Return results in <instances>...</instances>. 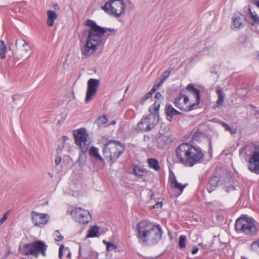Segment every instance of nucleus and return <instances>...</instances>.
<instances>
[{
	"label": "nucleus",
	"instance_id": "obj_1",
	"mask_svg": "<svg viewBox=\"0 0 259 259\" xmlns=\"http://www.w3.org/2000/svg\"><path fill=\"white\" fill-rule=\"evenodd\" d=\"M86 25L90 27L85 44L81 49L82 59H86L94 54L100 47H103L105 40L103 38L105 32L104 28L97 24L95 21L88 19Z\"/></svg>",
	"mask_w": 259,
	"mask_h": 259
},
{
	"label": "nucleus",
	"instance_id": "obj_2",
	"mask_svg": "<svg viewBox=\"0 0 259 259\" xmlns=\"http://www.w3.org/2000/svg\"><path fill=\"white\" fill-rule=\"evenodd\" d=\"M179 162L187 167H192L204 158V154L199 146L183 143L176 150Z\"/></svg>",
	"mask_w": 259,
	"mask_h": 259
},
{
	"label": "nucleus",
	"instance_id": "obj_3",
	"mask_svg": "<svg viewBox=\"0 0 259 259\" xmlns=\"http://www.w3.org/2000/svg\"><path fill=\"white\" fill-rule=\"evenodd\" d=\"M258 225L259 224L253 218L243 214L236 220L235 230L238 234H242L251 237L257 234Z\"/></svg>",
	"mask_w": 259,
	"mask_h": 259
},
{
	"label": "nucleus",
	"instance_id": "obj_4",
	"mask_svg": "<svg viewBox=\"0 0 259 259\" xmlns=\"http://www.w3.org/2000/svg\"><path fill=\"white\" fill-rule=\"evenodd\" d=\"M125 148L124 144L119 141L109 140L104 145L103 153L105 157L114 162L123 153Z\"/></svg>",
	"mask_w": 259,
	"mask_h": 259
},
{
	"label": "nucleus",
	"instance_id": "obj_5",
	"mask_svg": "<svg viewBox=\"0 0 259 259\" xmlns=\"http://www.w3.org/2000/svg\"><path fill=\"white\" fill-rule=\"evenodd\" d=\"M186 90L195 96L196 101L195 103L190 104L189 106L185 107L182 105L181 101L183 98L184 90L180 91L179 96L175 99L174 101L175 106L184 112H188L194 110L199 104L200 101V92L198 89L195 88L193 84L189 83L187 86Z\"/></svg>",
	"mask_w": 259,
	"mask_h": 259
},
{
	"label": "nucleus",
	"instance_id": "obj_6",
	"mask_svg": "<svg viewBox=\"0 0 259 259\" xmlns=\"http://www.w3.org/2000/svg\"><path fill=\"white\" fill-rule=\"evenodd\" d=\"M126 7L123 0H109L102 7V9L108 15L118 18L124 14Z\"/></svg>",
	"mask_w": 259,
	"mask_h": 259
},
{
	"label": "nucleus",
	"instance_id": "obj_7",
	"mask_svg": "<svg viewBox=\"0 0 259 259\" xmlns=\"http://www.w3.org/2000/svg\"><path fill=\"white\" fill-rule=\"evenodd\" d=\"M159 119L158 114L151 113L141 118L136 127V130L140 132L150 131L157 125Z\"/></svg>",
	"mask_w": 259,
	"mask_h": 259
},
{
	"label": "nucleus",
	"instance_id": "obj_8",
	"mask_svg": "<svg viewBox=\"0 0 259 259\" xmlns=\"http://www.w3.org/2000/svg\"><path fill=\"white\" fill-rule=\"evenodd\" d=\"M75 144L79 147L82 153H85L90 146V142L88 141L89 134L84 128H81L73 132Z\"/></svg>",
	"mask_w": 259,
	"mask_h": 259
},
{
	"label": "nucleus",
	"instance_id": "obj_9",
	"mask_svg": "<svg viewBox=\"0 0 259 259\" xmlns=\"http://www.w3.org/2000/svg\"><path fill=\"white\" fill-rule=\"evenodd\" d=\"M153 223L146 220L139 222L137 225V238L142 244L147 245Z\"/></svg>",
	"mask_w": 259,
	"mask_h": 259
},
{
	"label": "nucleus",
	"instance_id": "obj_10",
	"mask_svg": "<svg viewBox=\"0 0 259 259\" xmlns=\"http://www.w3.org/2000/svg\"><path fill=\"white\" fill-rule=\"evenodd\" d=\"M71 214L75 221L80 224H88L92 219V215L88 210L80 207L73 209Z\"/></svg>",
	"mask_w": 259,
	"mask_h": 259
},
{
	"label": "nucleus",
	"instance_id": "obj_11",
	"mask_svg": "<svg viewBox=\"0 0 259 259\" xmlns=\"http://www.w3.org/2000/svg\"><path fill=\"white\" fill-rule=\"evenodd\" d=\"M163 231L160 225L153 223L147 245H154L160 240Z\"/></svg>",
	"mask_w": 259,
	"mask_h": 259
},
{
	"label": "nucleus",
	"instance_id": "obj_12",
	"mask_svg": "<svg viewBox=\"0 0 259 259\" xmlns=\"http://www.w3.org/2000/svg\"><path fill=\"white\" fill-rule=\"evenodd\" d=\"M248 162L249 170L259 174V145L254 146V151L251 155Z\"/></svg>",
	"mask_w": 259,
	"mask_h": 259
},
{
	"label": "nucleus",
	"instance_id": "obj_13",
	"mask_svg": "<svg viewBox=\"0 0 259 259\" xmlns=\"http://www.w3.org/2000/svg\"><path fill=\"white\" fill-rule=\"evenodd\" d=\"M99 85L98 79L91 78L88 81V88L86 93L85 102H89L95 95Z\"/></svg>",
	"mask_w": 259,
	"mask_h": 259
},
{
	"label": "nucleus",
	"instance_id": "obj_14",
	"mask_svg": "<svg viewBox=\"0 0 259 259\" xmlns=\"http://www.w3.org/2000/svg\"><path fill=\"white\" fill-rule=\"evenodd\" d=\"M32 223L35 226L45 225L49 219V215L47 213H40L32 211L31 213Z\"/></svg>",
	"mask_w": 259,
	"mask_h": 259
},
{
	"label": "nucleus",
	"instance_id": "obj_15",
	"mask_svg": "<svg viewBox=\"0 0 259 259\" xmlns=\"http://www.w3.org/2000/svg\"><path fill=\"white\" fill-rule=\"evenodd\" d=\"M32 243L35 252V257H38L39 254H41L43 256H46L48 246L45 242L41 240H37L32 242Z\"/></svg>",
	"mask_w": 259,
	"mask_h": 259
},
{
	"label": "nucleus",
	"instance_id": "obj_16",
	"mask_svg": "<svg viewBox=\"0 0 259 259\" xmlns=\"http://www.w3.org/2000/svg\"><path fill=\"white\" fill-rule=\"evenodd\" d=\"M20 252L24 255H31L35 257V252L32 242L24 244L21 247H19Z\"/></svg>",
	"mask_w": 259,
	"mask_h": 259
},
{
	"label": "nucleus",
	"instance_id": "obj_17",
	"mask_svg": "<svg viewBox=\"0 0 259 259\" xmlns=\"http://www.w3.org/2000/svg\"><path fill=\"white\" fill-rule=\"evenodd\" d=\"M233 178L229 176H226L224 178V181L223 183V185H224V189L227 193L236 190V185L232 183V180Z\"/></svg>",
	"mask_w": 259,
	"mask_h": 259
},
{
	"label": "nucleus",
	"instance_id": "obj_18",
	"mask_svg": "<svg viewBox=\"0 0 259 259\" xmlns=\"http://www.w3.org/2000/svg\"><path fill=\"white\" fill-rule=\"evenodd\" d=\"M244 16L241 14H234L232 17V25L235 28H241L243 26Z\"/></svg>",
	"mask_w": 259,
	"mask_h": 259
},
{
	"label": "nucleus",
	"instance_id": "obj_19",
	"mask_svg": "<svg viewBox=\"0 0 259 259\" xmlns=\"http://www.w3.org/2000/svg\"><path fill=\"white\" fill-rule=\"evenodd\" d=\"M165 110L167 116L170 118L168 119L170 121H171V119L175 116L182 114L180 112L175 109L171 104L166 105Z\"/></svg>",
	"mask_w": 259,
	"mask_h": 259
},
{
	"label": "nucleus",
	"instance_id": "obj_20",
	"mask_svg": "<svg viewBox=\"0 0 259 259\" xmlns=\"http://www.w3.org/2000/svg\"><path fill=\"white\" fill-rule=\"evenodd\" d=\"M47 24L49 27H52L54 25L55 20L57 18V13L53 11L48 10L47 12Z\"/></svg>",
	"mask_w": 259,
	"mask_h": 259
},
{
	"label": "nucleus",
	"instance_id": "obj_21",
	"mask_svg": "<svg viewBox=\"0 0 259 259\" xmlns=\"http://www.w3.org/2000/svg\"><path fill=\"white\" fill-rule=\"evenodd\" d=\"M170 185L171 187L174 189H176L178 190H179L181 192H183L185 188L186 187L187 184H185L184 185H183L182 184L179 183L174 175V174H172V177L170 178Z\"/></svg>",
	"mask_w": 259,
	"mask_h": 259
},
{
	"label": "nucleus",
	"instance_id": "obj_22",
	"mask_svg": "<svg viewBox=\"0 0 259 259\" xmlns=\"http://www.w3.org/2000/svg\"><path fill=\"white\" fill-rule=\"evenodd\" d=\"M224 180H221L217 175H213L209 179L208 184L211 186L216 188L219 185H223Z\"/></svg>",
	"mask_w": 259,
	"mask_h": 259
},
{
	"label": "nucleus",
	"instance_id": "obj_23",
	"mask_svg": "<svg viewBox=\"0 0 259 259\" xmlns=\"http://www.w3.org/2000/svg\"><path fill=\"white\" fill-rule=\"evenodd\" d=\"M147 163L150 168L155 171L159 170L160 167L158 160L154 158H149L147 160Z\"/></svg>",
	"mask_w": 259,
	"mask_h": 259
},
{
	"label": "nucleus",
	"instance_id": "obj_24",
	"mask_svg": "<svg viewBox=\"0 0 259 259\" xmlns=\"http://www.w3.org/2000/svg\"><path fill=\"white\" fill-rule=\"evenodd\" d=\"M133 172L135 176L142 178L144 174L146 173V171L145 169L138 165H135L133 167Z\"/></svg>",
	"mask_w": 259,
	"mask_h": 259
},
{
	"label": "nucleus",
	"instance_id": "obj_25",
	"mask_svg": "<svg viewBox=\"0 0 259 259\" xmlns=\"http://www.w3.org/2000/svg\"><path fill=\"white\" fill-rule=\"evenodd\" d=\"M217 93L218 96V98L217 101V106L219 107L223 105L225 99V95L222 89H218Z\"/></svg>",
	"mask_w": 259,
	"mask_h": 259
},
{
	"label": "nucleus",
	"instance_id": "obj_26",
	"mask_svg": "<svg viewBox=\"0 0 259 259\" xmlns=\"http://www.w3.org/2000/svg\"><path fill=\"white\" fill-rule=\"evenodd\" d=\"M89 154L97 159L101 161L103 160L102 157L99 153L98 149L95 147L92 146L90 148Z\"/></svg>",
	"mask_w": 259,
	"mask_h": 259
},
{
	"label": "nucleus",
	"instance_id": "obj_27",
	"mask_svg": "<svg viewBox=\"0 0 259 259\" xmlns=\"http://www.w3.org/2000/svg\"><path fill=\"white\" fill-rule=\"evenodd\" d=\"M99 232V227L97 226H94L91 228L89 231V233L87 235V238L96 237L98 235Z\"/></svg>",
	"mask_w": 259,
	"mask_h": 259
},
{
	"label": "nucleus",
	"instance_id": "obj_28",
	"mask_svg": "<svg viewBox=\"0 0 259 259\" xmlns=\"http://www.w3.org/2000/svg\"><path fill=\"white\" fill-rule=\"evenodd\" d=\"M169 142H170V140L168 137L165 136H161L158 139V143L159 146L162 148L165 146Z\"/></svg>",
	"mask_w": 259,
	"mask_h": 259
},
{
	"label": "nucleus",
	"instance_id": "obj_29",
	"mask_svg": "<svg viewBox=\"0 0 259 259\" xmlns=\"http://www.w3.org/2000/svg\"><path fill=\"white\" fill-rule=\"evenodd\" d=\"M6 46L4 40H0V58L3 60L6 58Z\"/></svg>",
	"mask_w": 259,
	"mask_h": 259
},
{
	"label": "nucleus",
	"instance_id": "obj_30",
	"mask_svg": "<svg viewBox=\"0 0 259 259\" xmlns=\"http://www.w3.org/2000/svg\"><path fill=\"white\" fill-rule=\"evenodd\" d=\"M249 12L252 20L253 21L252 24H259V16L255 11H253L251 8H249Z\"/></svg>",
	"mask_w": 259,
	"mask_h": 259
},
{
	"label": "nucleus",
	"instance_id": "obj_31",
	"mask_svg": "<svg viewBox=\"0 0 259 259\" xmlns=\"http://www.w3.org/2000/svg\"><path fill=\"white\" fill-rule=\"evenodd\" d=\"M187 237L185 235H181L179 238V246L181 249L186 247Z\"/></svg>",
	"mask_w": 259,
	"mask_h": 259
},
{
	"label": "nucleus",
	"instance_id": "obj_32",
	"mask_svg": "<svg viewBox=\"0 0 259 259\" xmlns=\"http://www.w3.org/2000/svg\"><path fill=\"white\" fill-rule=\"evenodd\" d=\"M160 107V104L159 103H157L156 101H155L152 106L150 107L149 109V111L150 113H156L158 114V111Z\"/></svg>",
	"mask_w": 259,
	"mask_h": 259
},
{
	"label": "nucleus",
	"instance_id": "obj_33",
	"mask_svg": "<svg viewBox=\"0 0 259 259\" xmlns=\"http://www.w3.org/2000/svg\"><path fill=\"white\" fill-rule=\"evenodd\" d=\"M170 75V71L168 70L165 71L160 78V82H158L156 85L159 87L164 82V81L169 77Z\"/></svg>",
	"mask_w": 259,
	"mask_h": 259
},
{
	"label": "nucleus",
	"instance_id": "obj_34",
	"mask_svg": "<svg viewBox=\"0 0 259 259\" xmlns=\"http://www.w3.org/2000/svg\"><path fill=\"white\" fill-rule=\"evenodd\" d=\"M108 121V118H107L106 116L104 114L103 115L100 116L98 117L97 123L99 126H101L107 123Z\"/></svg>",
	"mask_w": 259,
	"mask_h": 259
},
{
	"label": "nucleus",
	"instance_id": "obj_35",
	"mask_svg": "<svg viewBox=\"0 0 259 259\" xmlns=\"http://www.w3.org/2000/svg\"><path fill=\"white\" fill-rule=\"evenodd\" d=\"M103 242L106 245V250L108 251H110L117 248V246L110 242L104 240L103 241Z\"/></svg>",
	"mask_w": 259,
	"mask_h": 259
},
{
	"label": "nucleus",
	"instance_id": "obj_36",
	"mask_svg": "<svg viewBox=\"0 0 259 259\" xmlns=\"http://www.w3.org/2000/svg\"><path fill=\"white\" fill-rule=\"evenodd\" d=\"M200 47H201V49H197V50L201 54H206V52H208L209 50L211 48V46H209V47L205 46L204 43H203V44L200 43Z\"/></svg>",
	"mask_w": 259,
	"mask_h": 259
},
{
	"label": "nucleus",
	"instance_id": "obj_37",
	"mask_svg": "<svg viewBox=\"0 0 259 259\" xmlns=\"http://www.w3.org/2000/svg\"><path fill=\"white\" fill-rule=\"evenodd\" d=\"M54 236L55 237V240L56 241H62L64 239V237L62 235L59 230H56L55 233H54Z\"/></svg>",
	"mask_w": 259,
	"mask_h": 259
},
{
	"label": "nucleus",
	"instance_id": "obj_38",
	"mask_svg": "<svg viewBox=\"0 0 259 259\" xmlns=\"http://www.w3.org/2000/svg\"><path fill=\"white\" fill-rule=\"evenodd\" d=\"M101 28H104L105 31V32L104 33L103 35H105V36L107 37L109 36L112 32H114V33H115L117 32V30L114 28L112 29L103 27H101Z\"/></svg>",
	"mask_w": 259,
	"mask_h": 259
},
{
	"label": "nucleus",
	"instance_id": "obj_39",
	"mask_svg": "<svg viewBox=\"0 0 259 259\" xmlns=\"http://www.w3.org/2000/svg\"><path fill=\"white\" fill-rule=\"evenodd\" d=\"M159 87L156 85V84H155L152 88L151 89V90L148 93H147L145 96H147L148 99H149L150 98H151L153 95V94L156 92V91L158 89Z\"/></svg>",
	"mask_w": 259,
	"mask_h": 259
},
{
	"label": "nucleus",
	"instance_id": "obj_40",
	"mask_svg": "<svg viewBox=\"0 0 259 259\" xmlns=\"http://www.w3.org/2000/svg\"><path fill=\"white\" fill-rule=\"evenodd\" d=\"M185 91L184 90L183 98H184V104L185 105V106H188L187 104L188 103L190 100L189 97L187 95H185Z\"/></svg>",
	"mask_w": 259,
	"mask_h": 259
},
{
	"label": "nucleus",
	"instance_id": "obj_41",
	"mask_svg": "<svg viewBox=\"0 0 259 259\" xmlns=\"http://www.w3.org/2000/svg\"><path fill=\"white\" fill-rule=\"evenodd\" d=\"M65 144L64 142H62V144L60 145H59L57 149V152L58 154H61V152L63 151V150L64 148Z\"/></svg>",
	"mask_w": 259,
	"mask_h": 259
},
{
	"label": "nucleus",
	"instance_id": "obj_42",
	"mask_svg": "<svg viewBox=\"0 0 259 259\" xmlns=\"http://www.w3.org/2000/svg\"><path fill=\"white\" fill-rule=\"evenodd\" d=\"M9 212H6L3 217L0 219V224L2 225L8 219Z\"/></svg>",
	"mask_w": 259,
	"mask_h": 259
},
{
	"label": "nucleus",
	"instance_id": "obj_43",
	"mask_svg": "<svg viewBox=\"0 0 259 259\" xmlns=\"http://www.w3.org/2000/svg\"><path fill=\"white\" fill-rule=\"evenodd\" d=\"M64 245H61L59 247V257L60 259H62L63 253V250L64 249Z\"/></svg>",
	"mask_w": 259,
	"mask_h": 259
},
{
	"label": "nucleus",
	"instance_id": "obj_44",
	"mask_svg": "<svg viewBox=\"0 0 259 259\" xmlns=\"http://www.w3.org/2000/svg\"><path fill=\"white\" fill-rule=\"evenodd\" d=\"M222 125L225 128V130L227 131H231V127L227 123L222 122L221 123Z\"/></svg>",
	"mask_w": 259,
	"mask_h": 259
},
{
	"label": "nucleus",
	"instance_id": "obj_45",
	"mask_svg": "<svg viewBox=\"0 0 259 259\" xmlns=\"http://www.w3.org/2000/svg\"><path fill=\"white\" fill-rule=\"evenodd\" d=\"M163 204V202L162 201L160 202H157L154 205L153 208H159L162 207Z\"/></svg>",
	"mask_w": 259,
	"mask_h": 259
},
{
	"label": "nucleus",
	"instance_id": "obj_46",
	"mask_svg": "<svg viewBox=\"0 0 259 259\" xmlns=\"http://www.w3.org/2000/svg\"><path fill=\"white\" fill-rule=\"evenodd\" d=\"M206 189H207V191L209 193H210L212 191H213L214 190V188H215L214 187H213L211 186L210 185H209V184L206 185Z\"/></svg>",
	"mask_w": 259,
	"mask_h": 259
},
{
	"label": "nucleus",
	"instance_id": "obj_47",
	"mask_svg": "<svg viewBox=\"0 0 259 259\" xmlns=\"http://www.w3.org/2000/svg\"><path fill=\"white\" fill-rule=\"evenodd\" d=\"M251 245L252 247L257 248L259 251V240L256 242L254 241L252 243Z\"/></svg>",
	"mask_w": 259,
	"mask_h": 259
},
{
	"label": "nucleus",
	"instance_id": "obj_48",
	"mask_svg": "<svg viewBox=\"0 0 259 259\" xmlns=\"http://www.w3.org/2000/svg\"><path fill=\"white\" fill-rule=\"evenodd\" d=\"M155 98L157 100H159L162 98L161 93L160 92H157L155 95Z\"/></svg>",
	"mask_w": 259,
	"mask_h": 259
},
{
	"label": "nucleus",
	"instance_id": "obj_49",
	"mask_svg": "<svg viewBox=\"0 0 259 259\" xmlns=\"http://www.w3.org/2000/svg\"><path fill=\"white\" fill-rule=\"evenodd\" d=\"M199 248L197 246H194L192 247L191 253L193 254H196L198 251Z\"/></svg>",
	"mask_w": 259,
	"mask_h": 259
},
{
	"label": "nucleus",
	"instance_id": "obj_50",
	"mask_svg": "<svg viewBox=\"0 0 259 259\" xmlns=\"http://www.w3.org/2000/svg\"><path fill=\"white\" fill-rule=\"evenodd\" d=\"M250 2L259 8V0H250Z\"/></svg>",
	"mask_w": 259,
	"mask_h": 259
},
{
	"label": "nucleus",
	"instance_id": "obj_51",
	"mask_svg": "<svg viewBox=\"0 0 259 259\" xmlns=\"http://www.w3.org/2000/svg\"><path fill=\"white\" fill-rule=\"evenodd\" d=\"M62 158L61 156H58L56 158L55 160V163L57 165H58L61 162Z\"/></svg>",
	"mask_w": 259,
	"mask_h": 259
},
{
	"label": "nucleus",
	"instance_id": "obj_52",
	"mask_svg": "<svg viewBox=\"0 0 259 259\" xmlns=\"http://www.w3.org/2000/svg\"><path fill=\"white\" fill-rule=\"evenodd\" d=\"M147 99H148L147 96L144 95L143 97H142L140 100L141 104H143Z\"/></svg>",
	"mask_w": 259,
	"mask_h": 259
},
{
	"label": "nucleus",
	"instance_id": "obj_53",
	"mask_svg": "<svg viewBox=\"0 0 259 259\" xmlns=\"http://www.w3.org/2000/svg\"><path fill=\"white\" fill-rule=\"evenodd\" d=\"M65 250H67L68 251V253H67V257L70 259V257H71V253L69 251V248L66 247L65 248Z\"/></svg>",
	"mask_w": 259,
	"mask_h": 259
},
{
	"label": "nucleus",
	"instance_id": "obj_54",
	"mask_svg": "<svg viewBox=\"0 0 259 259\" xmlns=\"http://www.w3.org/2000/svg\"><path fill=\"white\" fill-rule=\"evenodd\" d=\"M53 7L54 9L55 10H59V5L58 4L56 3V4H54L53 5Z\"/></svg>",
	"mask_w": 259,
	"mask_h": 259
},
{
	"label": "nucleus",
	"instance_id": "obj_55",
	"mask_svg": "<svg viewBox=\"0 0 259 259\" xmlns=\"http://www.w3.org/2000/svg\"><path fill=\"white\" fill-rule=\"evenodd\" d=\"M19 97H20V96L18 95H14L13 96L12 98H13V100L14 101H15V100H16L17 99H18Z\"/></svg>",
	"mask_w": 259,
	"mask_h": 259
},
{
	"label": "nucleus",
	"instance_id": "obj_56",
	"mask_svg": "<svg viewBox=\"0 0 259 259\" xmlns=\"http://www.w3.org/2000/svg\"><path fill=\"white\" fill-rule=\"evenodd\" d=\"M81 255V247L80 245L79 247V250H78V256L79 257H80Z\"/></svg>",
	"mask_w": 259,
	"mask_h": 259
},
{
	"label": "nucleus",
	"instance_id": "obj_57",
	"mask_svg": "<svg viewBox=\"0 0 259 259\" xmlns=\"http://www.w3.org/2000/svg\"><path fill=\"white\" fill-rule=\"evenodd\" d=\"M62 138L63 139V142H64V144L65 143V141L68 139V137L66 136H63Z\"/></svg>",
	"mask_w": 259,
	"mask_h": 259
},
{
	"label": "nucleus",
	"instance_id": "obj_58",
	"mask_svg": "<svg viewBox=\"0 0 259 259\" xmlns=\"http://www.w3.org/2000/svg\"><path fill=\"white\" fill-rule=\"evenodd\" d=\"M231 134H235L236 133V130L235 129H233L231 128V131H229Z\"/></svg>",
	"mask_w": 259,
	"mask_h": 259
},
{
	"label": "nucleus",
	"instance_id": "obj_59",
	"mask_svg": "<svg viewBox=\"0 0 259 259\" xmlns=\"http://www.w3.org/2000/svg\"><path fill=\"white\" fill-rule=\"evenodd\" d=\"M27 43L26 41H24L23 44L22 45L23 47H25V46H27Z\"/></svg>",
	"mask_w": 259,
	"mask_h": 259
},
{
	"label": "nucleus",
	"instance_id": "obj_60",
	"mask_svg": "<svg viewBox=\"0 0 259 259\" xmlns=\"http://www.w3.org/2000/svg\"><path fill=\"white\" fill-rule=\"evenodd\" d=\"M212 145H211V143H210V145H209V151H212Z\"/></svg>",
	"mask_w": 259,
	"mask_h": 259
},
{
	"label": "nucleus",
	"instance_id": "obj_61",
	"mask_svg": "<svg viewBox=\"0 0 259 259\" xmlns=\"http://www.w3.org/2000/svg\"><path fill=\"white\" fill-rule=\"evenodd\" d=\"M115 123H116V121H114V120H113V121H112L111 122V124H115Z\"/></svg>",
	"mask_w": 259,
	"mask_h": 259
},
{
	"label": "nucleus",
	"instance_id": "obj_62",
	"mask_svg": "<svg viewBox=\"0 0 259 259\" xmlns=\"http://www.w3.org/2000/svg\"><path fill=\"white\" fill-rule=\"evenodd\" d=\"M195 135H196V134L195 133V134H194V135L193 136V138H192V139H196V138H195Z\"/></svg>",
	"mask_w": 259,
	"mask_h": 259
},
{
	"label": "nucleus",
	"instance_id": "obj_63",
	"mask_svg": "<svg viewBox=\"0 0 259 259\" xmlns=\"http://www.w3.org/2000/svg\"><path fill=\"white\" fill-rule=\"evenodd\" d=\"M241 259H247V258L246 257L243 256V257H241Z\"/></svg>",
	"mask_w": 259,
	"mask_h": 259
},
{
	"label": "nucleus",
	"instance_id": "obj_64",
	"mask_svg": "<svg viewBox=\"0 0 259 259\" xmlns=\"http://www.w3.org/2000/svg\"><path fill=\"white\" fill-rule=\"evenodd\" d=\"M258 58H259V52L258 53Z\"/></svg>",
	"mask_w": 259,
	"mask_h": 259
}]
</instances>
